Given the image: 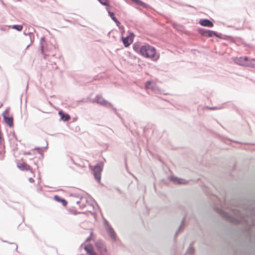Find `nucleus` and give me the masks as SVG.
Instances as JSON below:
<instances>
[{
	"label": "nucleus",
	"mask_w": 255,
	"mask_h": 255,
	"mask_svg": "<svg viewBox=\"0 0 255 255\" xmlns=\"http://www.w3.org/2000/svg\"><path fill=\"white\" fill-rule=\"evenodd\" d=\"M107 233L110 236V237L113 240H116V233H115V231H114V230L112 228H111V227L108 228Z\"/></svg>",
	"instance_id": "nucleus-11"
},
{
	"label": "nucleus",
	"mask_w": 255,
	"mask_h": 255,
	"mask_svg": "<svg viewBox=\"0 0 255 255\" xmlns=\"http://www.w3.org/2000/svg\"><path fill=\"white\" fill-rule=\"evenodd\" d=\"M102 165L98 164L93 168L94 175L95 179L100 182L101 180V175L102 171Z\"/></svg>",
	"instance_id": "nucleus-5"
},
{
	"label": "nucleus",
	"mask_w": 255,
	"mask_h": 255,
	"mask_svg": "<svg viewBox=\"0 0 255 255\" xmlns=\"http://www.w3.org/2000/svg\"><path fill=\"white\" fill-rule=\"evenodd\" d=\"M199 23L203 26L212 27L214 26L213 23L212 21L206 19H201Z\"/></svg>",
	"instance_id": "nucleus-9"
},
{
	"label": "nucleus",
	"mask_w": 255,
	"mask_h": 255,
	"mask_svg": "<svg viewBox=\"0 0 255 255\" xmlns=\"http://www.w3.org/2000/svg\"><path fill=\"white\" fill-rule=\"evenodd\" d=\"M248 61V57H240L237 58L235 60V62L236 63L241 65H244L246 64V62Z\"/></svg>",
	"instance_id": "nucleus-10"
},
{
	"label": "nucleus",
	"mask_w": 255,
	"mask_h": 255,
	"mask_svg": "<svg viewBox=\"0 0 255 255\" xmlns=\"http://www.w3.org/2000/svg\"><path fill=\"white\" fill-rule=\"evenodd\" d=\"M28 180L31 183H33L34 182V180L32 177L29 178Z\"/></svg>",
	"instance_id": "nucleus-21"
},
{
	"label": "nucleus",
	"mask_w": 255,
	"mask_h": 255,
	"mask_svg": "<svg viewBox=\"0 0 255 255\" xmlns=\"http://www.w3.org/2000/svg\"><path fill=\"white\" fill-rule=\"evenodd\" d=\"M134 36V34L131 33L127 37H122V41L125 47L129 46L132 43Z\"/></svg>",
	"instance_id": "nucleus-6"
},
{
	"label": "nucleus",
	"mask_w": 255,
	"mask_h": 255,
	"mask_svg": "<svg viewBox=\"0 0 255 255\" xmlns=\"http://www.w3.org/2000/svg\"><path fill=\"white\" fill-rule=\"evenodd\" d=\"M95 247L100 255H108L107 250L102 242L98 241L95 244Z\"/></svg>",
	"instance_id": "nucleus-4"
},
{
	"label": "nucleus",
	"mask_w": 255,
	"mask_h": 255,
	"mask_svg": "<svg viewBox=\"0 0 255 255\" xmlns=\"http://www.w3.org/2000/svg\"><path fill=\"white\" fill-rule=\"evenodd\" d=\"M12 28L18 31H20L22 30L23 26L21 25H14L12 26Z\"/></svg>",
	"instance_id": "nucleus-19"
},
{
	"label": "nucleus",
	"mask_w": 255,
	"mask_h": 255,
	"mask_svg": "<svg viewBox=\"0 0 255 255\" xmlns=\"http://www.w3.org/2000/svg\"><path fill=\"white\" fill-rule=\"evenodd\" d=\"M194 251V250L192 248H189V249H188V252L190 254H192Z\"/></svg>",
	"instance_id": "nucleus-22"
},
{
	"label": "nucleus",
	"mask_w": 255,
	"mask_h": 255,
	"mask_svg": "<svg viewBox=\"0 0 255 255\" xmlns=\"http://www.w3.org/2000/svg\"><path fill=\"white\" fill-rule=\"evenodd\" d=\"M54 199L57 202L61 203L64 206H66L67 205V202L65 199L60 198L57 195L54 196Z\"/></svg>",
	"instance_id": "nucleus-12"
},
{
	"label": "nucleus",
	"mask_w": 255,
	"mask_h": 255,
	"mask_svg": "<svg viewBox=\"0 0 255 255\" xmlns=\"http://www.w3.org/2000/svg\"><path fill=\"white\" fill-rule=\"evenodd\" d=\"M59 115L61 120L64 121H68L70 119V116L68 114H64L62 111L59 112Z\"/></svg>",
	"instance_id": "nucleus-13"
},
{
	"label": "nucleus",
	"mask_w": 255,
	"mask_h": 255,
	"mask_svg": "<svg viewBox=\"0 0 255 255\" xmlns=\"http://www.w3.org/2000/svg\"><path fill=\"white\" fill-rule=\"evenodd\" d=\"M98 1L103 5L107 6V9L108 10L110 7L108 0H98Z\"/></svg>",
	"instance_id": "nucleus-17"
},
{
	"label": "nucleus",
	"mask_w": 255,
	"mask_h": 255,
	"mask_svg": "<svg viewBox=\"0 0 255 255\" xmlns=\"http://www.w3.org/2000/svg\"><path fill=\"white\" fill-rule=\"evenodd\" d=\"M145 87L147 89H150L152 90H154L155 88V85L154 84H152V82L147 81L145 83Z\"/></svg>",
	"instance_id": "nucleus-14"
},
{
	"label": "nucleus",
	"mask_w": 255,
	"mask_h": 255,
	"mask_svg": "<svg viewBox=\"0 0 255 255\" xmlns=\"http://www.w3.org/2000/svg\"><path fill=\"white\" fill-rule=\"evenodd\" d=\"M17 167L21 170H28L30 171L32 173H33L31 167L25 162L19 163L17 164Z\"/></svg>",
	"instance_id": "nucleus-7"
},
{
	"label": "nucleus",
	"mask_w": 255,
	"mask_h": 255,
	"mask_svg": "<svg viewBox=\"0 0 255 255\" xmlns=\"http://www.w3.org/2000/svg\"><path fill=\"white\" fill-rule=\"evenodd\" d=\"M84 249L89 255H97L96 253L94 251L93 246L91 244L85 246Z\"/></svg>",
	"instance_id": "nucleus-8"
},
{
	"label": "nucleus",
	"mask_w": 255,
	"mask_h": 255,
	"mask_svg": "<svg viewBox=\"0 0 255 255\" xmlns=\"http://www.w3.org/2000/svg\"><path fill=\"white\" fill-rule=\"evenodd\" d=\"M108 13L109 16L111 17V18L119 25L120 24L119 21L115 17L114 15V13L109 10H108Z\"/></svg>",
	"instance_id": "nucleus-15"
},
{
	"label": "nucleus",
	"mask_w": 255,
	"mask_h": 255,
	"mask_svg": "<svg viewBox=\"0 0 255 255\" xmlns=\"http://www.w3.org/2000/svg\"><path fill=\"white\" fill-rule=\"evenodd\" d=\"M139 53L146 58H154L156 56V49L153 47L146 44L140 47Z\"/></svg>",
	"instance_id": "nucleus-1"
},
{
	"label": "nucleus",
	"mask_w": 255,
	"mask_h": 255,
	"mask_svg": "<svg viewBox=\"0 0 255 255\" xmlns=\"http://www.w3.org/2000/svg\"><path fill=\"white\" fill-rule=\"evenodd\" d=\"M96 101L97 103H99L101 105H104L106 104V101L101 97H97L96 98Z\"/></svg>",
	"instance_id": "nucleus-16"
},
{
	"label": "nucleus",
	"mask_w": 255,
	"mask_h": 255,
	"mask_svg": "<svg viewBox=\"0 0 255 255\" xmlns=\"http://www.w3.org/2000/svg\"><path fill=\"white\" fill-rule=\"evenodd\" d=\"M131 0L138 4H142V2L140 0Z\"/></svg>",
	"instance_id": "nucleus-20"
},
{
	"label": "nucleus",
	"mask_w": 255,
	"mask_h": 255,
	"mask_svg": "<svg viewBox=\"0 0 255 255\" xmlns=\"http://www.w3.org/2000/svg\"><path fill=\"white\" fill-rule=\"evenodd\" d=\"M171 180L179 184H184L186 183L183 179H179L177 178L173 177L171 178Z\"/></svg>",
	"instance_id": "nucleus-18"
},
{
	"label": "nucleus",
	"mask_w": 255,
	"mask_h": 255,
	"mask_svg": "<svg viewBox=\"0 0 255 255\" xmlns=\"http://www.w3.org/2000/svg\"><path fill=\"white\" fill-rule=\"evenodd\" d=\"M4 123L10 128H13L14 126L13 118L12 116H10L8 111H5L2 114Z\"/></svg>",
	"instance_id": "nucleus-2"
},
{
	"label": "nucleus",
	"mask_w": 255,
	"mask_h": 255,
	"mask_svg": "<svg viewBox=\"0 0 255 255\" xmlns=\"http://www.w3.org/2000/svg\"><path fill=\"white\" fill-rule=\"evenodd\" d=\"M199 32L202 36L207 37H212L213 36L220 37V36L217 34V32L212 30L200 29L199 30Z\"/></svg>",
	"instance_id": "nucleus-3"
}]
</instances>
